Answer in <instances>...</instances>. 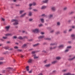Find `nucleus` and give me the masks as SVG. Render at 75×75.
Instances as JSON below:
<instances>
[{"label": "nucleus", "mask_w": 75, "mask_h": 75, "mask_svg": "<svg viewBox=\"0 0 75 75\" xmlns=\"http://www.w3.org/2000/svg\"><path fill=\"white\" fill-rule=\"evenodd\" d=\"M11 22H14L13 23V25H17L18 24V21L16 19H12L11 21Z\"/></svg>", "instance_id": "f257e3e1"}, {"label": "nucleus", "mask_w": 75, "mask_h": 75, "mask_svg": "<svg viewBox=\"0 0 75 75\" xmlns=\"http://www.w3.org/2000/svg\"><path fill=\"white\" fill-rule=\"evenodd\" d=\"M73 57V56L72 55H70L69 56V58H70L69 59V61H72V60H73V59H75V57H74L73 58L71 59V58H72Z\"/></svg>", "instance_id": "f03ea898"}, {"label": "nucleus", "mask_w": 75, "mask_h": 75, "mask_svg": "<svg viewBox=\"0 0 75 75\" xmlns=\"http://www.w3.org/2000/svg\"><path fill=\"white\" fill-rule=\"evenodd\" d=\"M33 32L34 33H37L39 32V31L38 29H35L33 30Z\"/></svg>", "instance_id": "7ed1b4c3"}, {"label": "nucleus", "mask_w": 75, "mask_h": 75, "mask_svg": "<svg viewBox=\"0 0 75 75\" xmlns=\"http://www.w3.org/2000/svg\"><path fill=\"white\" fill-rule=\"evenodd\" d=\"M57 43L55 42L54 43H51L50 44V46H53V45H57Z\"/></svg>", "instance_id": "20e7f679"}, {"label": "nucleus", "mask_w": 75, "mask_h": 75, "mask_svg": "<svg viewBox=\"0 0 75 75\" xmlns=\"http://www.w3.org/2000/svg\"><path fill=\"white\" fill-rule=\"evenodd\" d=\"M47 8V6H42L41 8V10H44V9H45V8Z\"/></svg>", "instance_id": "39448f33"}, {"label": "nucleus", "mask_w": 75, "mask_h": 75, "mask_svg": "<svg viewBox=\"0 0 75 75\" xmlns=\"http://www.w3.org/2000/svg\"><path fill=\"white\" fill-rule=\"evenodd\" d=\"M64 75H75L74 74H71L70 73H65L64 74Z\"/></svg>", "instance_id": "423d86ee"}, {"label": "nucleus", "mask_w": 75, "mask_h": 75, "mask_svg": "<svg viewBox=\"0 0 75 75\" xmlns=\"http://www.w3.org/2000/svg\"><path fill=\"white\" fill-rule=\"evenodd\" d=\"M64 47V45H61L59 46L58 47L59 48H62Z\"/></svg>", "instance_id": "0eeeda50"}, {"label": "nucleus", "mask_w": 75, "mask_h": 75, "mask_svg": "<svg viewBox=\"0 0 75 75\" xmlns=\"http://www.w3.org/2000/svg\"><path fill=\"white\" fill-rule=\"evenodd\" d=\"M51 9L53 11H55L56 10V8L54 7H52L51 8Z\"/></svg>", "instance_id": "6e6552de"}, {"label": "nucleus", "mask_w": 75, "mask_h": 75, "mask_svg": "<svg viewBox=\"0 0 75 75\" xmlns=\"http://www.w3.org/2000/svg\"><path fill=\"white\" fill-rule=\"evenodd\" d=\"M44 36L43 35V36H40L38 37L39 39H42L43 38H44Z\"/></svg>", "instance_id": "1a4fd4ad"}, {"label": "nucleus", "mask_w": 75, "mask_h": 75, "mask_svg": "<svg viewBox=\"0 0 75 75\" xmlns=\"http://www.w3.org/2000/svg\"><path fill=\"white\" fill-rule=\"evenodd\" d=\"M9 28H10V26H8L6 27H5V29L6 30V31H8Z\"/></svg>", "instance_id": "9d476101"}, {"label": "nucleus", "mask_w": 75, "mask_h": 75, "mask_svg": "<svg viewBox=\"0 0 75 75\" xmlns=\"http://www.w3.org/2000/svg\"><path fill=\"white\" fill-rule=\"evenodd\" d=\"M6 36H12V34L11 33H8L5 34Z\"/></svg>", "instance_id": "9b49d317"}, {"label": "nucleus", "mask_w": 75, "mask_h": 75, "mask_svg": "<svg viewBox=\"0 0 75 75\" xmlns=\"http://www.w3.org/2000/svg\"><path fill=\"white\" fill-rule=\"evenodd\" d=\"M71 36L72 37V38H73L72 39L73 40H75V35L72 34V35H71Z\"/></svg>", "instance_id": "f8f14e48"}, {"label": "nucleus", "mask_w": 75, "mask_h": 75, "mask_svg": "<svg viewBox=\"0 0 75 75\" xmlns=\"http://www.w3.org/2000/svg\"><path fill=\"white\" fill-rule=\"evenodd\" d=\"M26 13H25L23 14L20 17H24L26 15Z\"/></svg>", "instance_id": "ddd939ff"}, {"label": "nucleus", "mask_w": 75, "mask_h": 75, "mask_svg": "<svg viewBox=\"0 0 75 75\" xmlns=\"http://www.w3.org/2000/svg\"><path fill=\"white\" fill-rule=\"evenodd\" d=\"M33 62V60H32V59H29L28 61V63H31Z\"/></svg>", "instance_id": "4468645a"}, {"label": "nucleus", "mask_w": 75, "mask_h": 75, "mask_svg": "<svg viewBox=\"0 0 75 75\" xmlns=\"http://www.w3.org/2000/svg\"><path fill=\"white\" fill-rule=\"evenodd\" d=\"M39 45H40V44L39 43H37V44H35V45H33V47H36V46H37Z\"/></svg>", "instance_id": "2eb2a0df"}, {"label": "nucleus", "mask_w": 75, "mask_h": 75, "mask_svg": "<svg viewBox=\"0 0 75 75\" xmlns=\"http://www.w3.org/2000/svg\"><path fill=\"white\" fill-rule=\"evenodd\" d=\"M57 61H54L52 62V64H56V63H57Z\"/></svg>", "instance_id": "dca6fc26"}, {"label": "nucleus", "mask_w": 75, "mask_h": 75, "mask_svg": "<svg viewBox=\"0 0 75 75\" xmlns=\"http://www.w3.org/2000/svg\"><path fill=\"white\" fill-rule=\"evenodd\" d=\"M40 20L42 23H44V19L41 18L40 19Z\"/></svg>", "instance_id": "f3484780"}, {"label": "nucleus", "mask_w": 75, "mask_h": 75, "mask_svg": "<svg viewBox=\"0 0 75 75\" xmlns=\"http://www.w3.org/2000/svg\"><path fill=\"white\" fill-rule=\"evenodd\" d=\"M11 69V68L10 67H8L6 68V71H9L10 69Z\"/></svg>", "instance_id": "a211bd4d"}, {"label": "nucleus", "mask_w": 75, "mask_h": 75, "mask_svg": "<svg viewBox=\"0 0 75 75\" xmlns=\"http://www.w3.org/2000/svg\"><path fill=\"white\" fill-rule=\"evenodd\" d=\"M18 39H20V40H23V39H24V38H23V37L22 38L21 36H19L18 38Z\"/></svg>", "instance_id": "6ab92c4d"}, {"label": "nucleus", "mask_w": 75, "mask_h": 75, "mask_svg": "<svg viewBox=\"0 0 75 75\" xmlns=\"http://www.w3.org/2000/svg\"><path fill=\"white\" fill-rule=\"evenodd\" d=\"M26 69L27 71H29V66H27L26 67Z\"/></svg>", "instance_id": "aec40b11"}, {"label": "nucleus", "mask_w": 75, "mask_h": 75, "mask_svg": "<svg viewBox=\"0 0 75 75\" xmlns=\"http://www.w3.org/2000/svg\"><path fill=\"white\" fill-rule=\"evenodd\" d=\"M26 46H27V44H24L23 45L22 47V48H24Z\"/></svg>", "instance_id": "412c9836"}, {"label": "nucleus", "mask_w": 75, "mask_h": 75, "mask_svg": "<svg viewBox=\"0 0 75 75\" xmlns=\"http://www.w3.org/2000/svg\"><path fill=\"white\" fill-rule=\"evenodd\" d=\"M32 15V12H29V16H31Z\"/></svg>", "instance_id": "4be33fe9"}, {"label": "nucleus", "mask_w": 75, "mask_h": 75, "mask_svg": "<svg viewBox=\"0 0 75 75\" xmlns=\"http://www.w3.org/2000/svg\"><path fill=\"white\" fill-rule=\"evenodd\" d=\"M47 2V0H45V1H42V3H46Z\"/></svg>", "instance_id": "5701e85b"}, {"label": "nucleus", "mask_w": 75, "mask_h": 75, "mask_svg": "<svg viewBox=\"0 0 75 75\" xmlns=\"http://www.w3.org/2000/svg\"><path fill=\"white\" fill-rule=\"evenodd\" d=\"M69 49H67L65 51V52H68V51H69Z\"/></svg>", "instance_id": "b1692460"}, {"label": "nucleus", "mask_w": 75, "mask_h": 75, "mask_svg": "<svg viewBox=\"0 0 75 75\" xmlns=\"http://www.w3.org/2000/svg\"><path fill=\"white\" fill-rule=\"evenodd\" d=\"M24 12V10L20 11V13L22 14V13H23V12Z\"/></svg>", "instance_id": "393cba45"}, {"label": "nucleus", "mask_w": 75, "mask_h": 75, "mask_svg": "<svg viewBox=\"0 0 75 75\" xmlns=\"http://www.w3.org/2000/svg\"><path fill=\"white\" fill-rule=\"evenodd\" d=\"M56 59H57L58 60L59 59H61V57H56Z\"/></svg>", "instance_id": "a878e982"}, {"label": "nucleus", "mask_w": 75, "mask_h": 75, "mask_svg": "<svg viewBox=\"0 0 75 75\" xmlns=\"http://www.w3.org/2000/svg\"><path fill=\"white\" fill-rule=\"evenodd\" d=\"M47 62V60H46L44 61L43 63H44V64H46Z\"/></svg>", "instance_id": "bb28decb"}, {"label": "nucleus", "mask_w": 75, "mask_h": 75, "mask_svg": "<svg viewBox=\"0 0 75 75\" xmlns=\"http://www.w3.org/2000/svg\"><path fill=\"white\" fill-rule=\"evenodd\" d=\"M4 48H5V49H6V50H7V49H8V48H9V47L8 46L5 47H4Z\"/></svg>", "instance_id": "cd10ccee"}, {"label": "nucleus", "mask_w": 75, "mask_h": 75, "mask_svg": "<svg viewBox=\"0 0 75 75\" xmlns=\"http://www.w3.org/2000/svg\"><path fill=\"white\" fill-rule=\"evenodd\" d=\"M32 5H33V6H36V3L35 2H33L32 3Z\"/></svg>", "instance_id": "c85d7f7f"}, {"label": "nucleus", "mask_w": 75, "mask_h": 75, "mask_svg": "<svg viewBox=\"0 0 75 75\" xmlns=\"http://www.w3.org/2000/svg\"><path fill=\"white\" fill-rule=\"evenodd\" d=\"M74 11H71L69 13V14H74Z\"/></svg>", "instance_id": "c756f323"}, {"label": "nucleus", "mask_w": 75, "mask_h": 75, "mask_svg": "<svg viewBox=\"0 0 75 75\" xmlns=\"http://www.w3.org/2000/svg\"><path fill=\"white\" fill-rule=\"evenodd\" d=\"M54 32V30H52L50 31L51 33H53Z\"/></svg>", "instance_id": "7c9ffc66"}, {"label": "nucleus", "mask_w": 75, "mask_h": 75, "mask_svg": "<svg viewBox=\"0 0 75 75\" xmlns=\"http://www.w3.org/2000/svg\"><path fill=\"white\" fill-rule=\"evenodd\" d=\"M42 26H43V25L42 24H40L39 25V27H42Z\"/></svg>", "instance_id": "2f4dec72"}, {"label": "nucleus", "mask_w": 75, "mask_h": 75, "mask_svg": "<svg viewBox=\"0 0 75 75\" xmlns=\"http://www.w3.org/2000/svg\"><path fill=\"white\" fill-rule=\"evenodd\" d=\"M50 50H54V48L52 47H50Z\"/></svg>", "instance_id": "473e14b6"}, {"label": "nucleus", "mask_w": 75, "mask_h": 75, "mask_svg": "<svg viewBox=\"0 0 75 75\" xmlns=\"http://www.w3.org/2000/svg\"><path fill=\"white\" fill-rule=\"evenodd\" d=\"M42 52H43V53H46V52H47V51L45 50H43L42 51Z\"/></svg>", "instance_id": "72a5a7b5"}, {"label": "nucleus", "mask_w": 75, "mask_h": 75, "mask_svg": "<svg viewBox=\"0 0 75 75\" xmlns=\"http://www.w3.org/2000/svg\"><path fill=\"white\" fill-rule=\"evenodd\" d=\"M57 24L58 25H60V22H57Z\"/></svg>", "instance_id": "f704fd0d"}, {"label": "nucleus", "mask_w": 75, "mask_h": 75, "mask_svg": "<svg viewBox=\"0 0 75 75\" xmlns=\"http://www.w3.org/2000/svg\"><path fill=\"white\" fill-rule=\"evenodd\" d=\"M23 39L24 38H26V39H27L28 38V37L27 36H25L23 37Z\"/></svg>", "instance_id": "c9c22d12"}, {"label": "nucleus", "mask_w": 75, "mask_h": 75, "mask_svg": "<svg viewBox=\"0 0 75 75\" xmlns=\"http://www.w3.org/2000/svg\"><path fill=\"white\" fill-rule=\"evenodd\" d=\"M33 10L34 11H38V10L36 9H33Z\"/></svg>", "instance_id": "e433bc0d"}, {"label": "nucleus", "mask_w": 75, "mask_h": 75, "mask_svg": "<svg viewBox=\"0 0 75 75\" xmlns=\"http://www.w3.org/2000/svg\"><path fill=\"white\" fill-rule=\"evenodd\" d=\"M4 59V58L3 57H0V60H3Z\"/></svg>", "instance_id": "4c0bfd02"}, {"label": "nucleus", "mask_w": 75, "mask_h": 75, "mask_svg": "<svg viewBox=\"0 0 75 75\" xmlns=\"http://www.w3.org/2000/svg\"><path fill=\"white\" fill-rule=\"evenodd\" d=\"M52 16H53V15H50V16L49 17L50 18H52Z\"/></svg>", "instance_id": "58836bf2"}, {"label": "nucleus", "mask_w": 75, "mask_h": 75, "mask_svg": "<svg viewBox=\"0 0 75 75\" xmlns=\"http://www.w3.org/2000/svg\"><path fill=\"white\" fill-rule=\"evenodd\" d=\"M3 38L4 39H6L7 37H3Z\"/></svg>", "instance_id": "ea45409f"}, {"label": "nucleus", "mask_w": 75, "mask_h": 75, "mask_svg": "<svg viewBox=\"0 0 75 75\" xmlns=\"http://www.w3.org/2000/svg\"><path fill=\"white\" fill-rule=\"evenodd\" d=\"M51 66V64H49L47 65V67H49Z\"/></svg>", "instance_id": "a19ab883"}, {"label": "nucleus", "mask_w": 75, "mask_h": 75, "mask_svg": "<svg viewBox=\"0 0 75 75\" xmlns=\"http://www.w3.org/2000/svg\"><path fill=\"white\" fill-rule=\"evenodd\" d=\"M14 48H15V49H18V47L17 46H15L14 47Z\"/></svg>", "instance_id": "79ce46f5"}, {"label": "nucleus", "mask_w": 75, "mask_h": 75, "mask_svg": "<svg viewBox=\"0 0 75 75\" xmlns=\"http://www.w3.org/2000/svg\"><path fill=\"white\" fill-rule=\"evenodd\" d=\"M71 46H68L67 47V49H68V48H71Z\"/></svg>", "instance_id": "37998d69"}, {"label": "nucleus", "mask_w": 75, "mask_h": 75, "mask_svg": "<svg viewBox=\"0 0 75 75\" xmlns=\"http://www.w3.org/2000/svg\"><path fill=\"white\" fill-rule=\"evenodd\" d=\"M38 58V57H36V56L34 57V59H37V58Z\"/></svg>", "instance_id": "c03bdc74"}, {"label": "nucleus", "mask_w": 75, "mask_h": 75, "mask_svg": "<svg viewBox=\"0 0 75 75\" xmlns=\"http://www.w3.org/2000/svg\"><path fill=\"white\" fill-rule=\"evenodd\" d=\"M29 21H33V19H31V18L29 19Z\"/></svg>", "instance_id": "a18cd8bd"}, {"label": "nucleus", "mask_w": 75, "mask_h": 75, "mask_svg": "<svg viewBox=\"0 0 75 75\" xmlns=\"http://www.w3.org/2000/svg\"><path fill=\"white\" fill-rule=\"evenodd\" d=\"M35 51H33L32 52V54H35Z\"/></svg>", "instance_id": "49530a36"}, {"label": "nucleus", "mask_w": 75, "mask_h": 75, "mask_svg": "<svg viewBox=\"0 0 75 75\" xmlns=\"http://www.w3.org/2000/svg\"><path fill=\"white\" fill-rule=\"evenodd\" d=\"M67 30H64V33H67Z\"/></svg>", "instance_id": "de8ad7c7"}, {"label": "nucleus", "mask_w": 75, "mask_h": 75, "mask_svg": "<svg viewBox=\"0 0 75 75\" xmlns=\"http://www.w3.org/2000/svg\"><path fill=\"white\" fill-rule=\"evenodd\" d=\"M1 20L2 21H4L5 20V19H4L3 18H1Z\"/></svg>", "instance_id": "09e8293b"}, {"label": "nucleus", "mask_w": 75, "mask_h": 75, "mask_svg": "<svg viewBox=\"0 0 75 75\" xmlns=\"http://www.w3.org/2000/svg\"><path fill=\"white\" fill-rule=\"evenodd\" d=\"M29 6L30 7H31V6H33V4H30L29 5Z\"/></svg>", "instance_id": "8fccbe9b"}, {"label": "nucleus", "mask_w": 75, "mask_h": 75, "mask_svg": "<svg viewBox=\"0 0 75 75\" xmlns=\"http://www.w3.org/2000/svg\"><path fill=\"white\" fill-rule=\"evenodd\" d=\"M56 34H59V32L58 31L56 33Z\"/></svg>", "instance_id": "3c124183"}, {"label": "nucleus", "mask_w": 75, "mask_h": 75, "mask_svg": "<svg viewBox=\"0 0 75 75\" xmlns=\"http://www.w3.org/2000/svg\"><path fill=\"white\" fill-rule=\"evenodd\" d=\"M67 8L66 7L64 8V10H67Z\"/></svg>", "instance_id": "603ef678"}, {"label": "nucleus", "mask_w": 75, "mask_h": 75, "mask_svg": "<svg viewBox=\"0 0 75 75\" xmlns=\"http://www.w3.org/2000/svg\"><path fill=\"white\" fill-rule=\"evenodd\" d=\"M3 64V62H0V65H2Z\"/></svg>", "instance_id": "864d4df0"}, {"label": "nucleus", "mask_w": 75, "mask_h": 75, "mask_svg": "<svg viewBox=\"0 0 75 75\" xmlns=\"http://www.w3.org/2000/svg\"><path fill=\"white\" fill-rule=\"evenodd\" d=\"M40 34H42V35L44 34V32H41L40 33Z\"/></svg>", "instance_id": "5fc2aeb1"}, {"label": "nucleus", "mask_w": 75, "mask_h": 75, "mask_svg": "<svg viewBox=\"0 0 75 75\" xmlns=\"http://www.w3.org/2000/svg\"><path fill=\"white\" fill-rule=\"evenodd\" d=\"M6 72V71L4 70L3 71V73H5Z\"/></svg>", "instance_id": "6e6d98bb"}, {"label": "nucleus", "mask_w": 75, "mask_h": 75, "mask_svg": "<svg viewBox=\"0 0 75 75\" xmlns=\"http://www.w3.org/2000/svg\"><path fill=\"white\" fill-rule=\"evenodd\" d=\"M57 48V46H55L54 47H53V50L54 49H55Z\"/></svg>", "instance_id": "4d7b16f0"}, {"label": "nucleus", "mask_w": 75, "mask_h": 75, "mask_svg": "<svg viewBox=\"0 0 75 75\" xmlns=\"http://www.w3.org/2000/svg\"><path fill=\"white\" fill-rule=\"evenodd\" d=\"M42 17H43V16H45V14H42L41 16Z\"/></svg>", "instance_id": "13d9d810"}, {"label": "nucleus", "mask_w": 75, "mask_h": 75, "mask_svg": "<svg viewBox=\"0 0 75 75\" xmlns=\"http://www.w3.org/2000/svg\"><path fill=\"white\" fill-rule=\"evenodd\" d=\"M72 28H75V26H73L72 27Z\"/></svg>", "instance_id": "bf43d9fd"}, {"label": "nucleus", "mask_w": 75, "mask_h": 75, "mask_svg": "<svg viewBox=\"0 0 75 75\" xmlns=\"http://www.w3.org/2000/svg\"><path fill=\"white\" fill-rule=\"evenodd\" d=\"M18 51H19L20 52H21V50H18Z\"/></svg>", "instance_id": "052dcab7"}, {"label": "nucleus", "mask_w": 75, "mask_h": 75, "mask_svg": "<svg viewBox=\"0 0 75 75\" xmlns=\"http://www.w3.org/2000/svg\"><path fill=\"white\" fill-rule=\"evenodd\" d=\"M72 29H70L69 30V32H71V31H72Z\"/></svg>", "instance_id": "680f3d73"}, {"label": "nucleus", "mask_w": 75, "mask_h": 75, "mask_svg": "<svg viewBox=\"0 0 75 75\" xmlns=\"http://www.w3.org/2000/svg\"><path fill=\"white\" fill-rule=\"evenodd\" d=\"M32 72V71L30 70L29 71V73H31Z\"/></svg>", "instance_id": "e2e57ef3"}, {"label": "nucleus", "mask_w": 75, "mask_h": 75, "mask_svg": "<svg viewBox=\"0 0 75 75\" xmlns=\"http://www.w3.org/2000/svg\"><path fill=\"white\" fill-rule=\"evenodd\" d=\"M63 72H66L67 71V70H63Z\"/></svg>", "instance_id": "0e129e2a"}, {"label": "nucleus", "mask_w": 75, "mask_h": 75, "mask_svg": "<svg viewBox=\"0 0 75 75\" xmlns=\"http://www.w3.org/2000/svg\"><path fill=\"white\" fill-rule=\"evenodd\" d=\"M38 75H42V73H40Z\"/></svg>", "instance_id": "69168bd1"}, {"label": "nucleus", "mask_w": 75, "mask_h": 75, "mask_svg": "<svg viewBox=\"0 0 75 75\" xmlns=\"http://www.w3.org/2000/svg\"><path fill=\"white\" fill-rule=\"evenodd\" d=\"M13 38H17V37L16 36H14L13 37Z\"/></svg>", "instance_id": "338daca9"}, {"label": "nucleus", "mask_w": 75, "mask_h": 75, "mask_svg": "<svg viewBox=\"0 0 75 75\" xmlns=\"http://www.w3.org/2000/svg\"><path fill=\"white\" fill-rule=\"evenodd\" d=\"M13 50V48H11L9 49L10 50Z\"/></svg>", "instance_id": "774afa93"}]
</instances>
